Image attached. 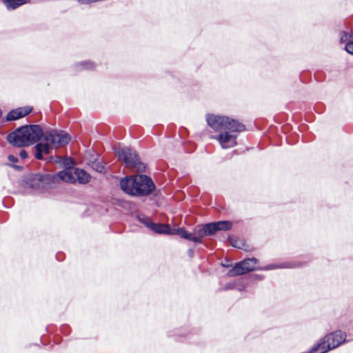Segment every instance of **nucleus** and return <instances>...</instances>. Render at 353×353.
Masks as SVG:
<instances>
[{
	"label": "nucleus",
	"instance_id": "nucleus-9",
	"mask_svg": "<svg viewBox=\"0 0 353 353\" xmlns=\"http://www.w3.org/2000/svg\"><path fill=\"white\" fill-rule=\"evenodd\" d=\"M32 110V107H23V108H19L14 110H11L8 112V114L6 116V119L8 121H14L17 119H19L20 118H22L27 114H28L30 112H31Z\"/></svg>",
	"mask_w": 353,
	"mask_h": 353
},
{
	"label": "nucleus",
	"instance_id": "nucleus-28",
	"mask_svg": "<svg viewBox=\"0 0 353 353\" xmlns=\"http://www.w3.org/2000/svg\"><path fill=\"white\" fill-rule=\"evenodd\" d=\"M13 167H14L15 169H17V170L21 169V167H20V166H18V165H14Z\"/></svg>",
	"mask_w": 353,
	"mask_h": 353
},
{
	"label": "nucleus",
	"instance_id": "nucleus-24",
	"mask_svg": "<svg viewBox=\"0 0 353 353\" xmlns=\"http://www.w3.org/2000/svg\"><path fill=\"white\" fill-rule=\"evenodd\" d=\"M8 159L10 161L13 162V163H16L18 161V159L12 154L8 155Z\"/></svg>",
	"mask_w": 353,
	"mask_h": 353
},
{
	"label": "nucleus",
	"instance_id": "nucleus-21",
	"mask_svg": "<svg viewBox=\"0 0 353 353\" xmlns=\"http://www.w3.org/2000/svg\"><path fill=\"white\" fill-rule=\"evenodd\" d=\"M138 219L141 223L144 224L147 228H148L150 229L151 228L153 223L149 217L145 216H138Z\"/></svg>",
	"mask_w": 353,
	"mask_h": 353
},
{
	"label": "nucleus",
	"instance_id": "nucleus-12",
	"mask_svg": "<svg viewBox=\"0 0 353 353\" xmlns=\"http://www.w3.org/2000/svg\"><path fill=\"white\" fill-rule=\"evenodd\" d=\"M346 334L341 330L332 332V349L345 342Z\"/></svg>",
	"mask_w": 353,
	"mask_h": 353
},
{
	"label": "nucleus",
	"instance_id": "nucleus-7",
	"mask_svg": "<svg viewBox=\"0 0 353 353\" xmlns=\"http://www.w3.org/2000/svg\"><path fill=\"white\" fill-rule=\"evenodd\" d=\"M62 165L64 170L59 172L57 176H90L84 170L75 167L76 163L71 157L64 158Z\"/></svg>",
	"mask_w": 353,
	"mask_h": 353
},
{
	"label": "nucleus",
	"instance_id": "nucleus-13",
	"mask_svg": "<svg viewBox=\"0 0 353 353\" xmlns=\"http://www.w3.org/2000/svg\"><path fill=\"white\" fill-rule=\"evenodd\" d=\"M192 234H193L192 241H194L195 243H202V239L205 236H208L205 226H203L202 228L197 229Z\"/></svg>",
	"mask_w": 353,
	"mask_h": 353
},
{
	"label": "nucleus",
	"instance_id": "nucleus-3",
	"mask_svg": "<svg viewBox=\"0 0 353 353\" xmlns=\"http://www.w3.org/2000/svg\"><path fill=\"white\" fill-rule=\"evenodd\" d=\"M71 138L70 136L64 131H52L44 134V141L37 143L35 145V157L37 159H43V154H48L50 148H58L67 145Z\"/></svg>",
	"mask_w": 353,
	"mask_h": 353
},
{
	"label": "nucleus",
	"instance_id": "nucleus-4",
	"mask_svg": "<svg viewBox=\"0 0 353 353\" xmlns=\"http://www.w3.org/2000/svg\"><path fill=\"white\" fill-rule=\"evenodd\" d=\"M121 190L132 196H144L151 193L154 184L151 178H121Z\"/></svg>",
	"mask_w": 353,
	"mask_h": 353
},
{
	"label": "nucleus",
	"instance_id": "nucleus-23",
	"mask_svg": "<svg viewBox=\"0 0 353 353\" xmlns=\"http://www.w3.org/2000/svg\"><path fill=\"white\" fill-rule=\"evenodd\" d=\"M80 65L83 68H85V69H91L93 68V64L91 63V62H83V63H80Z\"/></svg>",
	"mask_w": 353,
	"mask_h": 353
},
{
	"label": "nucleus",
	"instance_id": "nucleus-6",
	"mask_svg": "<svg viewBox=\"0 0 353 353\" xmlns=\"http://www.w3.org/2000/svg\"><path fill=\"white\" fill-rule=\"evenodd\" d=\"M115 153L119 160L123 161L126 168L131 169L132 171L140 173L131 176H148L143 172L148 173L145 165L140 161V159L135 151L126 147H119L115 149ZM148 174H150L148 172Z\"/></svg>",
	"mask_w": 353,
	"mask_h": 353
},
{
	"label": "nucleus",
	"instance_id": "nucleus-25",
	"mask_svg": "<svg viewBox=\"0 0 353 353\" xmlns=\"http://www.w3.org/2000/svg\"><path fill=\"white\" fill-rule=\"evenodd\" d=\"M19 156L21 159H24L28 157V154L24 150H21L19 152Z\"/></svg>",
	"mask_w": 353,
	"mask_h": 353
},
{
	"label": "nucleus",
	"instance_id": "nucleus-5",
	"mask_svg": "<svg viewBox=\"0 0 353 353\" xmlns=\"http://www.w3.org/2000/svg\"><path fill=\"white\" fill-rule=\"evenodd\" d=\"M89 179L90 178H25L22 183L26 188L47 190L61 181L72 184L84 185L89 183Z\"/></svg>",
	"mask_w": 353,
	"mask_h": 353
},
{
	"label": "nucleus",
	"instance_id": "nucleus-10",
	"mask_svg": "<svg viewBox=\"0 0 353 353\" xmlns=\"http://www.w3.org/2000/svg\"><path fill=\"white\" fill-rule=\"evenodd\" d=\"M330 336L329 334L326 335L319 343L313 347L312 349L307 353H325L330 348Z\"/></svg>",
	"mask_w": 353,
	"mask_h": 353
},
{
	"label": "nucleus",
	"instance_id": "nucleus-11",
	"mask_svg": "<svg viewBox=\"0 0 353 353\" xmlns=\"http://www.w3.org/2000/svg\"><path fill=\"white\" fill-rule=\"evenodd\" d=\"M151 230L158 234H174V230L172 229L169 225L152 223Z\"/></svg>",
	"mask_w": 353,
	"mask_h": 353
},
{
	"label": "nucleus",
	"instance_id": "nucleus-2",
	"mask_svg": "<svg viewBox=\"0 0 353 353\" xmlns=\"http://www.w3.org/2000/svg\"><path fill=\"white\" fill-rule=\"evenodd\" d=\"M43 135L41 128L38 125L23 126L10 133L7 139L14 146H28L39 141Z\"/></svg>",
	"mask_w": 353,
	"mask_h": 353
},
{
	"label": "nucleus",
	"instance_id": "nucleus-20",
	"mask_svg": "<svg viewBox=\"0 0 353 353\" xmlns=\"http://www.w3.org/2000/svg\"><path fill=\"white\" fill-rule=\"evenodd\" d=\"M112 203L114 205H117L123 208H127L128 205V203L127 201L117 198H113L112 199Z\"/></svg>",
	"mask_w": 353,
	"mask_h": 353
},
{
	"label": "nucleus",
	"instance_id": "nucleus-19",
	"mask_svg": "<svg viewBox=\"0 0 353 353\" xmlns=\"http://www.w3.org/2000/svg\"><path fill=\"white\" fill-rule=\"evenodd\" d=\"M208 234V236L214 234L217 230L215 223H211L204 225Z\"/></svg>",
	"mask_w": 353,
	"mask_h": 353
},
{
	"label": "nucleus",
	"instance_id": "nucleus-27",
	"mask_svg": "<svg viewBox=\"0 0 353 353\" xmlns=\"http://www.w3.org/2000/svg\"><path fill=\"white\" fill-rule=\"evenodd\" d=\"M34 176H46V177H48V176H51L49 174H46V175H40V174H37L35 175Z\"/></svg>",
	"mask_w": 353,
	"mask_h": 353
},
{
	"label": "nucleus",
	"instance_id": "nucleus-14",
	"mask_svg": "<svg viewBox=\"0 0 353 353\" xmlns=\"http://www.w3.org/2000/svg\"><path fill=\"white\" fill-rule=\"evenodd\" d=\"M8 9H15L17 7L28 3V0H3Z\"/></svg>",
	"mask_w": 353,
	"mask_h": 353
},
{
	"label": "nucleus",
	"instance_id": "nucleus-22",
	"mask_svg": "<svg viewBox=\"0 0 353 353\" xmlns=\"http://www.w3.org/2000/svg\"><path fill=\"white\" fill-rule=\"evenodd\" d=\"M345 50L347 53L353 55V41L346 43L345 46Z\"/></svg>",
	"mask_w": 353,
	"mask_h": 353
},
{
	"label": "nucleus",
	"instance_id": "nucleus-16",
	"mask_svg": "<svg viewBox=\"0 0 353 353\" xmlns=\"http://www.w3.org/2000/svg\"><path fill=\"white\" fill-rule=\"evenodd\" d=\"M90 167L99 174H103L105 172V167L102 161H93L90 163Z\"/></svg>",
	"mask_w": 353,
	"mask_h": 353
},
{
	"label": "nucleus",
	"instance_id": "nucleus-18",
	"mask_svg": "<svg viewBox=\"0 0 353 353\" xmlns=\"http://www.w3.org/2000/svg\"><path fill=\"white\" fill-rule=\"evenodd\" d=\"M217 230H228L232 228V223L228 221L215 222Z\"/></svg>",
	"mask_w": 353,
	"mask_h": 353
},
{
	"label": "nucleus",
	"instance_id": "nucleus-8",
	"mask_svg": "<svg viewBox=\"0 0 353 353\" xmlns=\"http://www.w3.org/2000/svg\"><path fill=\"white\" fill-rule=\"evenodd\" d=\"M257 260L255 258L247 259L239 263L229 270L228 275L229 276H236L245 274L255 269Z\"/></svg>",
	"mask_w": 353,
	"mask_h": 353
},
{
	"label": "nucleus",
	"instance_id": "nucleus-15",
	"mask_svg": "<svg viewBox=\"0 0 353 353\" xmlns=\"http://www.w3.org/2000/svg\"><path fill=\"white\" fill-rule=\"evenodd\" d=\"M339 41L341 43H349L353 41V34L348 31H341L339 33Z\"/></svg>",
	"mask_w": 353,
	"mask_h": 353
},
{
	"label": "nucleus",
	"instance_id": "nucleus-29",
	"mask_svg": "<svg viewBox=\"0 0 353 353\" xmlns=\"http://www.w3.org/2000/svg\"><path fill=\"white\" fill-rule=\"evenodd\" d=\"M274 267L273 265H270V266H268L266 269L267 270H270V269H272L274 268Z\"/></svg>",
	"mask_w": 353,
	"mask_h": 353
},
{
	"label": "nucleus",
	"instance_id": "nucleus-1",
	"mask_svg": "<svg viewBox=\"0 0 353 353\" xmlns=\"http://www.w3.org/2000/svg\"><path fill=\"white\" fill-rule=\"evenodd\" d=\"M206 120L212 128L220 132L214 139L219 141L223 149L234 147L237 144L238 134L245 130L243 124L227 117L208 114Z\"/></svg>",
	"mask_w": 353,
	"mask_h": 353
},
{
	"label": "nucleus",
	"instance_id": "nucleus-26",
	"mask_svg": "<svg viewBox=\"0 0 353 353\" xmlns=\"http://www.w3.org/2000/svg\"><path fill=\"white\" fill-rule=\"evenodd\" d=\"M232 245H233L234 247L238 248H239V249H241V247L240 245H237L236 243H232Z\"/></svg>",
	"mask_w": 353,
	"mask_h": 353
},
{
	"label": "nucleus",
	"instance_id": "nucleus-17",
	"mask_svg": "<svg viewBox=\"0 0 353 353\" xmlns=\"http://www.w3.org/2000/svg\"><path fill=\"white\" fill-rule=\"evenodd\" d=\"M174 234H179L182 238L188 239L190 241H192L193 234L188 232L185 230L183 228H178V229H174Z\"/></svg>",
	"mask_w": 353,
	"mask_h": 353
}]
</instances>
